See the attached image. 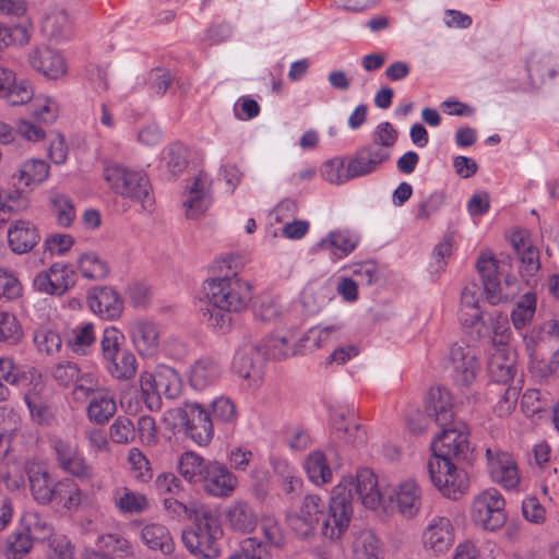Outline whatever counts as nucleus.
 I'll list each match as a JSON object with an SVG mask.
<instances>
[{
	"label": "nucleus",
	"instance_id": "1",
	"mask_svg": "<svg viewBox=\"0 0 559 559\" xmlns=\"http://www.w3.org/2000/svg\"><path fill=\"white\" fill-rule=\"evenodd\" d=\"M355 497L367 509L385 511L388 508L377 475L368 467L359 468L355 477H343L333 488L329 508L321 519V531L325 537L338 539L345 533L353 514L352 502Z\"/></svg>",
	"mask_w": 559,
	"mask_h": 559
},
{
	"label": "nucleus",
	"instance_id": "2",
	"mask_svg": "<svg viewBox=\"0 0 559 559\" xmlns=\"http://www.w3.org/2000/svg\"><path fill=\"white\" fill-rule=\"evenodd\" d=\"M508 263L499 261L490 251L481 252L476 269L481 276L484 290L489 304L498 305L513 300L520 293V282L507 274Z\"/></svg>",
	"mask_w": 559,
	"mask_h": 559
},
{
	"label": "nucleus",
	"instance_id": "3",
	"mask_svg": "<svg viewBox=\"0 0 559 559\" xmlns=\"http://www.w3.org/2000/svg\"><path fill=\"white\" fill-rule=\"evenodd\" d=\"M223 528L218 519L210 511L195 515L193 526L182 532V543L187 550L194 556L215 559L221 556Z\"/></svg>",
	"mask_w": 559,
	"mask_h": 559
},
{
	"label": "nucleus",
	"instance_id": "4",
	"mask_svg": "<svg viewBox=\"0 0 559 559\" xmlns=\"http://www.w3.org/2000/svg\"><path fill=\"white\" fill-rule=\"evenodd\" d=\"M205 292L212 307L227 312L246 310L252 298L250 284L236 274L207 281Z\"/></svg>",
	"mask_w": 559,
	"mask_h": 559
},
{
	"label": "nucleus",
	"instance_id": "5",
	"mask_svg": "<svg viewBox=\"0 0 559 559\" xmlns=\"http://www.w3.org/2000/svg\"><path fill=\"white\" fill-rule=\"evenodd\" d=\"M104 177L116 193L140 203L146 211L152 210L154 199L144 173L120 164H111L105 167Z\"/></svg>",
	"mask_w": 559,
	"mask_h": 559
},
{
	"label": "nucleus",
	"instance_id": "6",
	"mask_svg": "<svg viewBox=\"0 0 559 559\" xmlns=\"http://www.w3.org/2000/svg\"><path fill=\"white\" fill-rule=\"evenodd\" d=\"M471 519L485 531L496 532L507 522L506 500L496 488L480 491L473 499Z\"/></svg>",
	"mask_w": 559,
	"mask_h": 559
},
{
	"label": "nucleus",
	"instance_id": "7",
	"mask_svg": "<svg viewBox=\"0 0 559 559\" xmlns=\"http://www.w3.org/2000/svg\"><path fill=\"white\" fill-rule=\"evenodd\" d=\"M427 468L431 483L444 497L455 500L466 492L468 488L467 474L451 461L430 459Z\"/></svg>",
	"mask_w": 559,
	"mask_h": 559
},
{
	"label": "nucleus",
	"instance_id": "8",
	"mask_svg": "<svg viewBox=\"0 0 559 559\" xmlns=\"http://www.w3.org/2000/svg\"><path fill=\"white\" fill-rule=\"evenodd\" d=\"M449 362L454 385L461 391L469 390L480 372L475 349L463 343H454L450 348Z\"/></svg>",
	"mask_w": 559,
	"mask_h": 559
},
{
	"label": "nucleus",
	"instance_id": "9",
	"mask_svg": "<svg viewBox=\"0 0 559 559\" xmlns=\"http://www.w3.org/2000/svg\"><path fill=\"white\" fill-rule=\"evenodd\" d=\"M441 432L431 443L432 457L451 461L452 459H465L469 451L468 433L464 425L452 423L449 426H440Z\"/></svg>",
	"mask_w": 559,
	"mask_h": 559
},
{
	"label": "nucleus",
	"instance_id": "10",
	"mask_svg": "<svg viewBox=\"0 0 559 559\" xmlns=\"http://www.w3.org/2000/svg\"><path fill=\"white\" fill-rule=\"evenodd\" d=\"M490 479L507 490L515 489L521 480L518 463L512 454L501 449L486 450Z\"/></svg>",
	"mask_w": 559,
	"mask_h": 559
},
{
	"label": "nucleus",
	"instance_id": "11",
	"mask_svg": "<svg viewBox=\"0 0 559 559\" xmlns=\"http://www.w3.org/2000/svg\"><path fill=\"white\" fill-rule=\"evenodd\" d=\"M51 447L62 471L81 480H91L94 477L93 466L86 461L75 443L61 438H53Z\"/></svg>",
	"mask_w": 559,
	"mask_h": 559
},
{
	"label": "nucleus",
	"instance_id": "12",
	"mask_svg": "<svg viewBox=\"0 0 559 559\" xmlns=\"http://www.w3.org/2000/svg\"><path fill=\"white\" fill-rule=\"evenodd\" d=\"M186 435L199 445H206L213 438V420L198 403H186L180 411Z\"/></svg>",
	"mask_w": 559,
	"mask_h": 559
},
{
	"label": "nucleus",
	"instance_id": "13",
	"mask_svg": "<svg viewBox=\"0 0 559 559\" xmlns=\"http://www.w3.org/2000/svg\"><path fill=\"white\" fill-rule=\"evenodd\" d=\"M325 510L326 504L321 497L308 495L304 498L299 511L288 518V524L298 536L308 537L324 518Z\"/></svg>",
	"mask_w": 559,
	"mask_h": 559
},
{
	"label": "nucleus",
	"instance_id": "14",
	"mask_svg": "<svg viewBox=\"0 0 559 559\" xmlns=\"http://www.w3.org/2000/svg\"><path fill=\"white\" fill-rule=\"evenodd\" d=\"M455 542V528L447 516H435L423 533L425 549L439 556L448 552Z\"/></svg>",
	"mask_w": 559,
	"mask_h": 559
},
{
	"label": "nucleus",
	"instance_id": "15",
	"mask_svg": "<svg viewBox=\"0 0 559 559\" xmlns=\"http://www.w3.org/2000/svg\"><path fill=\"white\" fill-rule=\"evenodd\" d=\"M390 157V152L377 144L364 145L348 159V176L354 179L370 175L377 171Z\"/></svg>",
	"mask_w": 559,
	"mask_h": 559
},
{
	"label": "nucleus",
	"instance_id": "16",
	"mask_svg": "<svg viewBox=\"0 0 559 559\" xmlns=\"http://www.w3.org/2000/svg\"><path fill=\"white\" fill-rule=\"evenodd\" d=\"M34 90L26 79H19L14 70L0 66V98L10 105L19 106L31 102Z\"/></svg>",
	"mask_w": 559,
	"mask_h": 559
},
{
	"label": "nucleus",
	"instance_id": "17",
	"mask_svg": "<svg viewBox=\"0 0 559 559\" xmlns=\"http://www.w3.org/2000/svg\"><path fill=\"white\" fill-rule=\"evenodd\" d=\"M128 335L139 355L153 357L159 347L158 326L147 320H134L128 325Z\"/></svg>",
	"mask_w": 559,
	"mask_h": 559
},
{
	"label": "nucleus",
	"instance_id": "18",
	"mask_svg": "<svg viewBox=\"0 0 559 559\" xmlns=\"http://www.w3.org/2000/svg\"><path fill=\"white\" fill-rule=\"evenodd\" d=\"M259 360V349L251 343H243L234 357L233 370L239 378L247 381L249 388H258L261 383Z\"/></svg>",
	"mask_w": 559,
	"mask_h": 559
},
{
	"label": "nucleus",
	"instance_id": "19",
	"mask_svg": "<svg viewBox=\"0 0 559 559\" xmlns=\"http://www.w3.org/2000/svg\"><path fill=\"white\" fill-rule=\"evenodd\" d=\"M87 299L91 310L105 320H116L123 311V300L112 287H95Z\"/></svg>",
	"mask_w": 559,
	"mask_h": 559
},
{
	"label": "nucleus",
	"instance_id": "20",
	"mask_svg": "<svg viewBox=\"0 0 559 559\" xmlns=\"http://www.w3.org/2000/svg\"><path fill=\"white\" fill-rule=\"evenodd\" d=\"M7 236L9 248L16 254L31 252L41 239L37 226L27 219L13 221Z\"/></svg>",
	"mask_w": 559,
	"mask_h": 559
},
{
	"label": "nucleus",
	"instance_id": "21",
	"mask_svg": "<svg viewBox=\"0 0 559 559\" xmlns=\"http://www.w3.org/2000/svg\"><path fill=\"white\" fill-rule=\"evenodd\" d=\"M480 290L476 283L467 284L461 295L460 321L466 328H476L478 336L484 335L486 326L479 308Z\"/></svg>",
	"mask_w": 559,
	"mask_h": 559
},
{
	"label": "nucleus",
	"instance_id": "22",
	"mask_svg": "<svg viewBox=\"0 0 559 559\" xmlns=\"http://www.w3.org/2000/svg\"><path fill=\"white\" fill-rule=\"evenodd\" d=\"M211 205L210 181L207 175L200 173L188 186L183 207L188 218H197L204 214Z\"/></svg>",
	"mask_w": 559,
	"mask_h": 559
},
{
	"label": "nucleus",
	"instance_id": "23",
	"mask_svg": "<svg viewBox=\"0 0 559 559\" xmlns=\"http://www.w3.org/2000/svg\"><path fill=\"white\" fill-rule=\"evenodd\" d=\"M389 502L395 504L402 516L413 519L421 507V489L414 479L404 480L390 495Z\"/></svg>",
	"mask_w": 559,
	"mask_h": 559
},
{
	"label": "nucleus",
	"instance_id": "24",
	"mask_svg": "<svg viewBox=\"0 0 559 559\" xmlns=\"http://www.w3.org/2000/svg\"><path fill=\"white\" fill-rule=\"evenodd\" d=\"M204 490L214 497L230 496L237 487L236 476L218 462L207 463V472L203 479Z\"/></svg>",
	"mask_w": 559,
	"mask_h": 559
},
{
	"label": "nucleus",
	"instance_id": "25",
	"mask_svg": "<svg viewBox=\"0 0 559 559\" xmlns=\"http://www.w3.org/2000/svg\"><path fill=\"white\" fill-rule=\"evenodd\" d=\"M28 61L36 71L49 79H58L67 72V64L62 56L49 47L32 50Z\"/></svg>",
	"mask_w": 559,
	"mask_h": 559
},
{
	"label": "nucleus",
	"instance_id": "26",
	"mask_svg": "<svg viewBox=\"0 0 559 559\" xmlns=\"http://www.w3.org/2000/svg\"><path fill=\"white\" fill-rule=\"evenodd\" d=\"M224 518L228 527L236 532L250 533L258 525V515L246 501L231 502L224 511Z\"/></svg>",
	"mask_w": 559,
	"mask_h": 559
},
{
	"label": "nucleus",
	"instance_id": "27",
	"mask_svg": "<svg viewBox=\"0 0 559 559\" xmlns=\"http://www.w3.org/2000/svg\"><path fill=\"white\" fill-rule=\"evenodd\" d=\"M141 542L152 551L169 556L175 550V542L169 530L160 523H146L140 530Z\"/></svg>",
	"mask_w": 559,
	"mask_h": 559
},
{
	"label": "nucleus",
	"instance_id": "28",
	"mask_svg": "<svg viewBox=\"0 0 559 559\" xmlns=\"http://www.w3.org/2000/svg\"><path fill=\"white\" fill-rule=\"evenodd\" d=\"M358 245V238L345 230H334L322 238L314 247L316 251H325L334 259H343L350 254Z\"/></svg>",
	"mask_w": 559,
	"mask_h": 559
},
{
	"label": "nucleus",
	"instance_id": "29",
	"mask_svg": "<svg viewBox=\"0 0 559 559\" xmlns=\"http://www.w3.org/2000/svg\"><path fill=\"white\" fill-rule=\"evenodd\" d=\"M223 373L222 366L211 357L198 359L190 368L189 382L194 390L202 391L215 384Z\"/></svg>",
	"mask_w": 559,
	"mask_h": 559
},
{
	"label": "nucleus",
	"instance_id": "30",
	"mask_svg": "<svg viewBox=\"0 0 559 559\" xmlns=\"http://www.w3.org/2000/svg\"><path fill=\"white\" fill-rule=\"evenodd\" d=\"M29 490L34 500L41 506L52 503V496L56 489V483L48 471L40 466H33L27 471Z\"/></svg>",
	"mask_w": 559,
	"mask_h": 559
},
{
	"label": "nucleus",
	"instance_id": "31",
	"mask_svg": "<svg viewBox=\"0 0 559 559\" xmlns=\"http://www.w3.org/2000/svg\"><path fill=\"white\" fill-rule=\"evenodd\" d=\"M427 414L439 426H449L453 421L452 397L448 390L435 388L429 391Z\"/></svg>",
	"mask_w": 559,
	"mask_h": 559
},
{
	"label": "nucleus",
	"instance_id": "32",
	"mask_svg": "<svg viewBox=\"0 0 559 559\" xmlns=\"http://www.w3.org/2000/svg\"><path fill=\"white\" fill-rule=\"evenodd\" d=\"M84 498V492L72 479L63 478L56 483L52 503L66 512H76L82 506Z\"/></svg>",
	"mask_w": 559,
	"mask_h": 559
},
{
	"label": "nucleus",
	"instance_id": "33",
	"mask_svg": "<svg viewBox=\"0 0 559 559\" xmlns=\"http://www.w3.org/2000/svg\"><path fill=\"white\" fill-rule=\"evenodd\" d=\"M330 420L333 429L342 433L341 438L346 442L356 443L364 441L365 432L356 423L354 409L338 407L332 411Z\"/></svg>",
	"mask_w": 559,
	"mask_h": 559
},
{
	"label": "nucleus",
	"instance_id": "34",
	"mask_svg": "<svg viewBox=\"0 0 559 559\" xmlns=\"http://www.w3.org/2000/svg\"><path fill=\"white\" fill-rule=\"evenodd\" d=\"M488 372L498 383H507L515 374V359L504 347H497L488 360Z\"/></svg>",
	"mask_w": 559,
	"mask_h": 559
},
{
	"label": "nucleus",
	"instance_id": "35",
	"mask_svg": "<svg viewBox=\"0 0 559 559\" xmlns=\"http://www.w3.org/2000/svg\"><path fill=\"white\" fill-rule=\"evenodd\" d=\"M304 468L309 480L317 486L332 481L333 473L328 456L320 450L312 451L308 454L304 462Z\"/></svg>",
	"mask_w": 559,
	"mask_h": 559
},
{
	"label": "nucleus",
	"instance_id": "36",
	"mask_svg": "<svg viewBox=\"0 0 559 559\" xmlns=\"http://www.w3.org/2000/svg\"><path fill=\"white\" fill-rule=\"evenodd\" d=\"M342 334L341 324H332L326 326H313L300 338L302 352L316 350L328 343L337 341Z\"/></svg>",
	"mask_w": 559,
	"mask_h": 559
},
{
	"label": "nucleus",
	"instance_id": "37",
	"mask_svg": "<svg viewBox=\"0 0 559 559\" xmlns=\"http://www.w3.org/2000/svg\"><path fill=\"white\" fill-rule=\"evenodd\" d=\"M116 412V401L107 390L99 391L93 395L87 406L88 419L98 425L106 424Z\"/></svg>",
	"mask_w": 559,
	"mask_h": 559
},
{
	"label": "nucleus",
	"instance_id": "38",
	"mask_svg": "<svg viewBox=\"0 0 559 559\" xmlns=\"http://www.w3.org/2000/svg\"><path fill=\"white\" fill-rule=\"evenodd\" d=\"M32 420L39 426H50L55 420V413L49 402L40 394L37 386L24 395Z\"/></svg>",
	"mask_w": 559,
	"mask_h": 559
},
{
	"label": "nucleus",
	"instance_id": "39",
	"mask_svg": "<svg viewBox=\"0 0 559 559\" xmlns=\"http://www.w3.org/2000/svg\"><path fill=\"white\" fill-rule=\"evenodd\" d=\"M49 165L43 159H28L14 173L13 179L22 186L43 183L49 177Z\"/></svg>",
	"mask_w": 559,
	"mask_h": 559
},
{
	"label": "nucleus",
	"instance_id": "40",
	"mask_svg": "<svg viewBox=\"0 0 559 559\" xmlns=\"http://www.w3.org/2000/svg\"><path fill=\"white\" fill-rule=\"evenodd\" d=\"M29 206L27 197L20 190H0V228L13 214Z\"/></svg>",
	"mask_w": 559,
	"mask_h": 559
},
{
	"label": "nucleus",
	"instance_id": "41",
	"mask_svg": "<svg viewBox=\"0 0 559 559\" xmlns=\"http://www.w3.org/2000/svg\"><path fill=\"white\" fill-rule=\"evenodd\" d=\"M105 366L112 378L122 381L131 380L138 369L136 358L128 349L119 352L118 356L112 357V360L106 361Z\"/></svg>",
	"mask_w": 559,
	"mask_h": 559
},
{
	"label": "nucleus",
	"instance_id": "42",
	"mask_svg": "<svg viewBox=\"0 0 559 559\" xmlns=\"http://www.w3.org/2000/svg\"><path fill=\"white\" fill-rule=\"evenodd\" d=\"M178 471L189 483H200L207 472V464L199 454L185 452L179 457Z\"/></svg>",
	"mask_w": 559,
	"mask_h": 559
},
{
	"label": "nucleus",
	"instance_id": "43",
	"mask_svg": "<svg viewBox=\"0 0 559 559\" xmlns=\"http://www.w3.org/2000/svg\"><path fill=\"white\" fill-rule=\"evenodd\" d=\"M115 506L121 513H140L147 509L148 500L145 495L122 487L115 491Z\"/></svg>",
	"mask_w": 559,
	"mask_h": 559
},
{
	"label": "nucleus",
	"instance_id": "44",
	"mask_svg": "<svg viewBox=\"0 0 559 559\" xmlns=\"http://www.w3.org/2000/svg\"><path fill=\"white\" fill-rule=\"evenodd\" d=\"M382 549L377 536L370 531L357 535L353 545V559H382Z\"/></svg>",
	"mask_w": 559,
	"mask_h": 559
},
{
	"label": "nucleus",
	"instance_id": "45",
	"mask_svg": "<svg viewBox=\"0 0 559 559\" xmlns=\"http://www.w3.org/2000/svg\"><path fill=\"white\" fill-rule=\"evenodd\" d=\"M78 267L81 274L90 280H103L109 273V266L98 253L88 251L80 255Z\"/></svg>",
	"mask_w": 559,
	"mask_h": 559
},
{
	"label": "nucleus",
	"instance_id": "46",
	"mask_svg": "<svg viewBox=\"0 0 559 559\" xmlns=\"http://www.w3.org/2000/svg\"><path fill=\"white\" fill-rule=\"evenodd\" d=\"M181 378L171 367L160 366L157 368V397L160 395L167 399H176L181 392Z\"/></svg>",
	"mask_w": 559,
	"mask_h": 559
},
{
	"label": "nucleus",
	"instance_id": "47",
	"mask_svg": "<svg viewBox=\"0 0 559 559\" xmlns=\"http://www.w3.org/2000/svg\"><path fill=\"white\" fill-rule=\"evenodd\" d=\"M536 306L535 293L527 292L521 297L511 312V321L516 330H522L534 319Z\"/></svg>",
	"mask_w": 559,
	"mask_h": 559
},
{
	"label": "nucleus",
	"instance_id": "48",
	"mask_svg": "<svg viewBox=\"0 0 559 559\" xmlns=\"http://www.w3.org/2000/svg\"><path fill=\"white\" fill-rule=\"evenodd\" d=\"M96 546L99 549L111 550L119 558H130L134 556V547L132 543L119 533L99 535L96 540Z\"/></svg>",
	"mask_w": 559,
	"mask_h": 559
},
{
	"label": "nucleus",
	"instance_id": "49",
	"mask_svg": "<svg viewBox=\"0 0 559 559\" xmlns=\"http://www.w3.org/2000/svg\"><path fill=\"white\" fill-rule=\"evenodd\" d=\"M212 420L217 425H235L238 419L236 404L228 396H217L211 403Z\"/></svg>",
	"mask_w": 559,
	"mask_h": 559
},
{
	"label": "nucleus",
	"instance_id": "50",
	"mask_svg": "<svg viewBox=\"0 0 559 559\" xmlns=\"http://www.w3.org/2000/svg\"><path fill=\"white\" fill-rule=\"evenodd\" d=\"M285 312V306L278 297L265 295L260 298L255 308L254 316L263 322H274Z\"/></svg>",
	"mask_w": 559,
	"mask_h": 559
},
{
	"label": "nucleus",
	"instance_id": "51",
	"mask_svg": "<svg viewBox=\"0 0 559 559\" xmlns=\"http://www.w3.org/2000/svg\"><path fill=\"white\" fill-rule=\"evenodd\" d=\"M95 341L96 335L94 324L83 323L72 330L68 344L74 353L85 355L87 348H90Z\"/></svg>",
	"mask_w": 559,
	"mask_h": 559
},
{
	"label": "nucleus",
	"instance_id": "52",
	"mask_svg": "<svg viewBox=\"0 0 559 559\" xmlns=\"http://www.w3.org/2000/svg\"><path fill=\"white\" fill-rule=\"evenodd\" d=\"M53 215L62 227H69L75 218V207L72 200L61 193H52L50 197Z\"/></svg>",
	"mask_w": 559,
	"mask_h": 559
},
{
	"label": "nucleus",
	"instance_id": "53",
	"mask_svg": "<svg viewBox=\"0 0 559 559\" xmlns=\"http://www.w3.org/2000/svg\"><path fill=\"white\" fill-rule=\"evenodd\" d=\"M31 115L41 122L51 123L59 115V105L50 96L38 95L31 105Z\"/></svg>",
	"mask_w": 559,
	"mask_h": 559
},
{
	"label": "nucleus",
	"instance_id": "54",
	"mask_svg": "<svg viewBox=\"0 0 559 559\" xmlns=\"http://www.w3.org/2000/svg\"><path fill=\"white\" fill-rule=\"evenodd\" d=\"M33 548V539L28 531L14 532L8 536L7 559H22Z\"/></svg>",
	"mask_w": 559,
	"mask_h": 559
},
{
	"label": "nucleus",
	"instance_id": "55",
	"mask_svg": "<svg viewBox=\"0 0 559 559\" xmlns=\"http://www.w3.org/2000/svg\"><path fill=\"white\" fill-rule=\"evenodd\" d=\"M57 296H62L75 283V273L67 264L56 262L48 269Z\"/></svg>",
	"mask_w": 559,
	"mask_h": 559
},
{
	"label": "nucleus",
	"instance_id": "56",
	"mask_svg": "<svg viewBox=\"0 0 559 559\" xmlns=\"http://www.w3.org/2000/svg\"><path fill=\"white\" fill-rule=\"evenodd\" d=\"M124 341L123 333L115 326H108L104 330L100 340V350L104 361L112 360L121 352V345Z\"/></svg>",
	"mask_w": 559,
	"mask_h": 559
},
{
	"label": "nucleus",
	"instance_id": "57",
	"mask_svg": "<svg viewBox=\"0 0 559 559\" xmlns=\"http://www.w3.org/2000/svg\"><path fill=\"white\" fill-rule=\"evenodd\" d=\"M163 160L168 170L177 175L181 173L188 165V152L181 143H171L163 151Z\"/></svg>",
	"mask_w": 559,
	"mask_h": 559
},
{
	"label": "nucleus",
	"instance_id": "58",
	"mask_svg": "<svg viewBox=\"0 0 559 559\" xmlns=\"http://www.w3.org/2000/svg\"><path fill=\"white\" fill-rule=\"evenodd\" d=\"M321 175L331 185H343L352 180L344 157H334L326 160L321 167Z\"/></svg>",
	"mask_w": 559,
	"mask_h": 559
},
{
	"label": "nucleus",
	"instance_id": "59",
	"mask_svg": "<svg viewBox=\"0 0 559 559\" xmlns=\"http://www.w3.org/2000/svg\"><path fill=\"white\" fill-rule=\"evenodd\" d=\"M34 343L39 352L53 355L60 350L62 338L57 331L41 326L34 333Z\"/></svg>",
	"mask_w": 559,
	"mask_h": 559
},
{
	"label": "nucleus",
	"instance_id": "60",
	"mask_svg": "<svg viewBox=\"0 0 559 559\" xmlns=\"http://www.w3.org/2000/svg\"><path fill=\"white\" fill-rule=\"evenodd\" d=\"M127 460L135 479L145 483L152 478L150 461L139 448L129 449Z\"/></svg>",
	"mask_w": 559,
	"mask_h": 559
},
{
	"label": "nucleus",
	"instance_id": "61",
	"mask_svg": "<svg viewBox=\"0 0 559 559\" xmlns=\"http://www.w3.org/2000/svg\"><path fill=\"white\" fill-rule=\"evenodd\" d=\"M22 336L23 331L15 316L0 309V342L16 344Z\"/></svg>",
	"mask_w": 559,
	"mask_h": 559
},
{
	"label": "nucleus",
	"instance_id": "62",
	"mask_svg": "<svg viewBox=\"0 0 559 559\" xmlns=\"http://www.w3.org/2000/svg\"><path fill=\"white\" fill-rule=\"evenodd\" d=\"M45 27L50 31L51 36L63 39L71 35L72 21L67 11L60 10L47 16Z\"/></svg>",
	"mask_w": 559,
	"mask_h": 559
},
{
	"label": "nucleus",
	"instance_id": "63",
	"mask_svg": "<svg viewBox=\"0 0 559 559\" xmlns=\"http://www.w3.org/2000/svg\"><path fill=\"white\" fill-rule=\"evenodd\" d=\"M267 354L274 359L282 360L290 356L301 354L302 347L300 342L296 345H290L289 341L285 336H273L266 344Z\"/></svg>",
	"mask_w": 559,
	"mask_h": 559
},
{
	"label": "nucleus",
	"instance_id": "64",
	"mask_svg": "<svg viewBox=\"0 0 559 559\" xmlns=\"http://www.w3.org/2000/svg\"><path fill=\"white\" fill-rule=\"evenodd\" d=\"M266 546L255 537L241 540L239 548L228 559H263Z\"/></svg>",
	"mask_w": 559,
	"mask_h": 559
}]
</instances>
